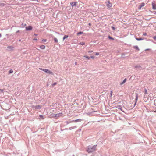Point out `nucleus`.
<instances>
[{
	"instance_id": "obj_1",
	"label": "nucleus",
	"mask_w": 156,
	"mask_h": 156,
	"mask_svg": "<svg viewBox=\"0 0 156 156\" xmlns=\"http://www.w3.org/2000/svg\"><path fill=\"white\" fill-rule=\"evenodd\" d=\"M96 146L97 145H94L92 147L88 146L87 150V151L88 153H91L94 151L95 150Z\"/></svg>"
},
{
	"instance_id": "obj_2",
	"label": "nucleus",
	"mask_w": 156,
	"mask_h": 156,
	"mask_svg": "<svg viewBox=\"0 0 156 156\" xmlns=\"http://www.w3.org/2000/svg\"><path fill=\"white\" fill-rule=\"evenodd\" d=\"M39 69L41 70H42L44 72H45L48 73L49 74H51V75H53V73L51 72V71L50 70H49L48 69H42L41 68H40Z\"/></svg>"
},
{
	"instance_id": "obj_3",
	"label": "nucleus",
	"mask_w": 156,
	"mask_h": 156,
	"mask_svg": "<svg viewBox=\"0 0 156 156\" xmlns=\"http://www.w3.org/2000/svg\"><path fill=\"white\" fill-rule=\"evenodd\" d=\"M152 9L154 10L156 9V4L155 1H154L152 2Z\"/></svg>"
},
{
	"instance_id": "obj_4",
	"label": "nucleus",
	"mask_w": 156,
	"mask_h": 156,
	"mask_svg": "<svg viewBox=\"0 0 156 156\" xmlns=\"http://www.w3.org/2000/svg\"><path fill=\"white\" fill-rule=\"evenodd\" d=\"M63 114L62 113H59L58 114H55V117L57 118H58L62 116Z\"/></svg>"
},
{
	"instance_id": "obj_5",
	"label": "nucleus",
	"mask_w": 156,
	"mask_h": 156,
	"mask_svg": "<svg viewBox=\"0 0 156 156\" xmlns=\"http://www.w3.org/2000/svg\"><path fill=\"white\" fill-rule=\"evenodd\" d=\"M106 6L108 8H110L112 6V4L109 1H108L106 2Z\"/></svg>"
},
{
	"instance_id": "obj_6",
	"label": "nucleus",
	"mask_w": 156,
	"mask_h": 156,
	"mask_svg": "<svg viewBox=\"0 0 156 156\" xmlns=\"http://www.w3.org/2000/svg\"><path fill=\"white\" fill-rule=\"evenodd\" d=\"M32 108H35V109H40L41 108V106L40 105H38L37 106H33Z\"/></svg>"
},
{
	"instance_id": "obj_7",
	"label": "nucleus",
	"mask_w": 156,
	"mask_h": 156,
	"mask_svg": "<svg viewBox=\"0 0 156 156\" xmlns=\"http://www.w3.org/2000/svg\"><path fill=\"white\" fill-rule=\"evenodd\" d=\"M32 29V27L31 26H29L26 27V30H30Z\"/></svg>"
},
{
	"instance_id": "obj_8",
	"label": "nucleus",
	"mask_w": 156,
	"mask_h": 156,
	"mask_svg": "<svg viewBox=\"0 0 156 156\" xmlns=\"http://www.w3.org/2000/svg\"><path fill=\"white\" fill-rule=\"evenodd\" d=\"M77 2H71L70 3V5H71L72 6H76V5L77 4Z\"/></svg>"
},
{
	"instance_id": "obj_9",
	"label": "nucleus",
	"mask_w": 156,
	"mask_h": 156,
	"mask_svg": "<svg viewBox=\"0 0 156 156\" xmlns=\"http://www.w3.org/2000/svg\"><path fill=\"white\" fill-rule=\"evenodd\" d=\"M145 5V4L144 3H142L141 5L139 6L138 7V9L140 10L141 9V8L144 6Z\"/></svg>"
},
{
	"instance_id": "obj_10",
	"label": "nucleus",
	"mask_w": 156,
	"mask_h": 156,
	"mask_svg": "<svg viewBox=\"0 0 156 156\" xmlns=\"http://www.w3.org/2000/svg\"><path fill=\"white\" fill-rule=\"evenodd\" d=\"M116 108H118L119 109H120L121 111H122V108L121 107V106L120 105H118L117 107Z\"/></svg>"
},
{
	"instance_id": "obj_11",
	"label": "nucleus",
	"mask_w": 156,
	"mask_h": 156,
	"mask_svg": "<svg viewBox=\"0 0 156 156\" xmlns=\"http://www.w3.org/2000/svg\"><path fill=\"white\" fill-rule=\"evenodd\" d=\"M126 78L124 80H123V81L122 83H120V85H122L123 84H124L126 81Z\"/></svg>"
},
{
	"instance_id": "obj_12",
	"label": "nucleus",
	"mask_w": 156,
	"mask_h": 156,
	"mask_svg": "<svg viewBox=\"0 0 156 156\" xmlns=\"http://www.w3.org/2000/svg\"><path fill=\"white\" fill-rule=\"evenodd\" d=\"M40 48L44 49L45 48V46L44 45H41L40 46Z\"/></svg>"
},
{
	"instance_id": "obj_13",
	"label": "nucleus",
	"mask_w": 156,
	"mask_h": 156,
	"mask_svg": "<svg viewBox=\"0 0 156 156\" xmlns=\"http://www.w3.org/2000/svg\"><path fill=\"white\" fill-rule=\"evenodd\" d=\"M133 48L135 49H137L138 51H139L140 49H139V48L137 46H135L133 47Z\"/></svg>"
},
{
	"instance_id": "obj_14",
	"label": "nucleus",
	"mask_w": 156,
	"mask_h": 156,
	"mask_svg": "<svg viewBox=\"0 0 156 156\" xmlns=\"http://www.w3.org/2000/svg\"><path fill=\"white\" fill-rule=\"evenodd\" d=\"M81 119H78L76 120L75 121H73L72 122H78L79 121L80 122L81 121Z\"/></svg>"
},
{
	"instance_id": "obj_15",
	"label": "nucleus",
	"mask_w": 156,
	"mask_h": 156,
	"mask_svg": "<svg viewBox=\"0 0 156 156\" xmlns=\"http://www.w3.org/2000/svg\"><path fill=\"white\" fill-rule=\"evenodd\" d=\"M68 35H65L64 36V37H63V40H65L66 38H68Z\"/></svg>"
},
{
	"instance_id": "obj_16",
	"label": "nucleus",
	"mask_w": 156,
	"mask_h": 156,
	"mask_svg": "<svg viewBox=\"0 0 156 156\" xmlns=\"http://www.w3.org/2000/svg\"><path fill=\"white\" fill-rule=\"evenodd\" d=\"M83 32H78L77 33V35H79L80 34H83Z\"/></svg>"
},
{
	"instance_id": "obj_17",
	"label": "nucleus",
	"mask_w": 156,
	"mask_h": 156,
	"mask_svg": "<svg viewBox=\"0 0 156 156\" xmlns=\"http://www.w3.org/2000/svg\"><path fill=\"white\" fill-rule=\"evenodd\" d=\"M13 72V71L12 69H11L9 70V74L12 73Z\"/></svg>"
},
{
	"instance_id": "obj_18",
	"label": "nucleus",
	"mask_w": 156,
	"mask_h": 156,
	"mask_svg": "<svg viewBox=\"0 0 156 156\" xmlns=\"http://www.w3.org/2000/svg\"><path fill=\"white\" fill-rule=\"evenodd\" d=\"M7 48H9L10 49H12L13 48V47L12 46H10L8 47Z\"/></svg>"
},
{
	"instance_id": "obj_19",
	"label": "nucleus",
	"mask_w": 156,
	"mask_h": 156,
	"mask_svg": "<svg viewBox=\"0 0 156 156\" xmlns=\"http://www.w3.org/2000/svg\"><path fill=\"white\" fill-rule=\"evenodd\" d=\"M136 39L137 40H138V41H139V40H142L143 39L142 38H136Z\"/></svg>"
},
{
	"instance_id": "obj_20",
	"label": "nucleus",
	"mask_w": 156,
	"mask_h": 156,
	"mask_svg": "<svg viewBox=\"0 0 156 156\" xmlns=\"http://www.w3.org/2000/svg\"><path fill=\"white\" fill-rule=\"evenodd\" d=\"M83 57H85L87 59H89L90 58V57L87 55H84L83 56Z\"/></svg>"
},
{
	"instance_id": "obj_21",
	"label": "nucleus",
	"mask_w": 156,
	"mask_h": 156,
	"mask_svg": "<svg viewBox=\"0 0 156 156\" xmlns=\"http://www.w3.org/2000/svg\"><path fill=\"white\" fill-rule=\"evenodd\" d=\"M79 44H80V45H85V44L84 42H80V43H79Z\"/></svg>"
},
{
	"instance_id": "obj_22",
	"label": "nucleus",
	"mask_w": 156,
	"mask_h": 156,
	"mask_svg": "<svg viewBox=\"0 0 156 156\" xmlns=\"http://www.w3.org/2000/svg\"><path fill=\"white\" fill-rule=\"evenodd\" d=\"M54 39V41L55 42H58V39L56 38H55Z\"/></svg>"
},
{
	"instance_id": "obj_23",
	"label": "nucleus",
	"mask_w": 156,
	"mask_h": 156,
	"mask_svg": "<svg viewBox=\"0 0 156 156\" xmlns=\"http://www.w3.org/2000/svg\"><path fill=\"white\" fill-rule=\"evenodd\" d=\"M141 67L140 66H136L135 67V68H141Z\"/></svg>"
},
{
	"instance_id": "obj_24",
	"label": "nucleus",
	"mask_w": 156,
	"mask_h": 156,
	"mask_svg": "<svg viewBox=\"0 0 156 156\" xmlns=\"http://www.w3.org/2000/svg\"><path fill=\"white\" fill-rule=\"evenodd\" d=\"M39 116L40 117H41L42 119H44V118L43 117V115H39Z\"/></svg>"
},
{
	"instance_id": "obj_25",
	"label": "nucleus",
	"mask_w": 156,
	"mask_h": 156,
	"mask_svg": "<svg viewBox=\"0 0 156 156\" xmlns=\"http://www.w3.org/2000/svg\"><path fill=\"white\" fill-rule=\"evenodd\" d=\"M99 55V52H96V53H95V55Z\"/></svg>"
},
{
	"instance_id": "obj_26",
	"label": "nucleus",
	"mask_w": 156,
	"mask_h": 156,
	"mask_svg": "<svg viewBox=\"0 0 156 156\" xmlns=\"http://www.w3.org/2000/svg\"><path fill=\"white\" fill-rule=\"evenodd\" d=\"M147 90L146 89H145V94H147Z\"/></svg>"
},
{
	"instance_id": "obj_27",
	"label": "nucleus",
	"mask_w": 156,
	"mask_h": 156,
	"mask_svg": "<svg viewBox=\"0 0 156 156\" xmlns=\"http://www.w3.org/2000/svg\"><path fill=\"white\" fill-rule=\"evenodd\" d=\"M147 35V34L146 33H143V35L146 36Z\"/></svg>"
},
{
	"instance_id": "obj_28",
	"label": "nucleus",
	"mask_w": 156,
	"mask_h": 156,
	"mask_svg": "<svg viewBox=\"0 0 156 156\" xmlns=\"http://www.w3.org/2000/svg\"><path fill=\"white\" fill-rule=\"evenodd\" d=\"M42 41H43V42H46L47 41V40L46 39H43L42 40Z\"/></svg>"
},
{
	"instance_id": "obj_29",
	"label": "nucleus",
	"mask_w": 156,
	"mask_h": 156,
	"mask_svg": "<svg viewBox=\"0 0 156 156\" xmlns=\"http://www.w3.org/2000/svg\"><path fill=\"white\" fill-rule=\"evenodd\" d=\"M108 38L110 39H112V40H113L114 39L113 38H112V37H111L110 36H109L108 37Z\"/></svg>"
},
{
	"instance_id": "obj_30",
	"label": "nucleus",
	"mask_w": 156,
	"mask_h": 156,
	"mask_svg": "<svg viewBox=\"0 0 156 156\" xmlns=\"http://www.w3.org/2000/svg\"><path fill=\"white\" fill-rule=\"evenodd\" d=\"M153 38L154 39V40H156V36H154L153 37Z\"/></svg>"
},
{
	"instance_id": "obj_31",
	"label": "nucleus",
	"mask_w": 156,
	"mask_h": 156,
	"mask_svg": "<svg viewBox=\"0 0 156 156\" xmlns=\"http://www.w3.org/2000/svg\"><path fill=\"white\" fill-rule=\"evenodd\" d=\"M112 29L113 30H115V28L113 27H112Z\"/></svg>"
},
{
	"instance_id": "obj_32",
	"label": "nucleus",
	"mask_w": 156,
	"mask_h": 156,
	"mask_svg": "<svg viewBox=\"0 0 156 156\" xmlns=\"http://www.w3.org/2000/svg\"><path fill=\"white\" fill-rule=\"evenodd\" d=\"M56 83H54L53 84V85H53V86H54V85H56Z\"/></svg>"
},
{
	"instance_id": "obj_33",
	"label": "nucleus",
	"mask_w": 156,
	"mask_h": 156,
	"mask_svg": "<svg viewBox=\"0 0 156 156\" xmlns=\"http://www.w3.org/2000/svg\"><path fill=\"white\" fill-rule=\"evenodd\" d=\"M92 52V51H88V52L89 53H91Z\"/></svg>"
},
{
	"instance_id": "obj_34",
	"label": "nucleus",
	"mask_w": 156,
	"mask_h": 156,
	"mask_svg": "<svg viewBox=\"0 0 156 156\" xmlns=\"http://www.w3.org/2000/svg\"><path fill=\"white\" fill-rule=\"evenodd\" d=\"M90 58H94V57L93 56H91L90 57Z\"/></svg>"
},
{
	"instance_id": "obj_35",
	"label": "nucleus",
	"mask_w": 156,
	"mask_h": 156,
	"mask_svg": "<svg viewBox=\"0 0 156 156\" xmlns=\"http://www.w3.org/2000/svg\"><path fill=\"white\" fill-rule=\"evenodd\" d=\"M33 40H35V41H37V38H34L33 39Z\"/></svg>"
},
{
	"instance_id": "obj_36",
	"label": "nucleus",
	"mask_w": 156,
	"mask_h": 156,
	"mask_svg": "<svg viewBox=\"0 0 156 156\" xmlns=\"http://www.w3.org/2000/svg\"><path fill=\"white\" fill-rule=\"evenodd\" d=\"M0 91H2V92H3V89H0Z\"/></svg>"
},
{
	"instance_id": "obj_37",
	"label": "nucleus",
	"mask_w": 156,
	"mask_h": 156,
	"mask_svg": "<svg viewBox=\"0 0 156 156\" xmlns=\"http://www.w3.org/2000/svg\"><path fill=\"white\" fill-rule=\"evenodd\" d=\"M34 35H35V36H37V34H34Z\"/></svg>"
},
{
	"instance_id": "obj_38",
	"label": "nucleus",
	"mask_w": 156,
	"mask_h": 156,
	"mask_svg": "<svg viewBox=\"0 0 156 156\" xmlns=\"http://www.w3.org/2000/svg\"><path fill=\"white\" fill-rule=\"evenodd\" d=\"M89 26H90L91 25V24L90 23H89Z\"/></svg>"
},
{
	"instance_id": "obj_39",
	"label": "nucleus",
	"mask_w": 156,
	"mask_h": 156,
	"mask_svg": "<svg viewBox=\"0 0 156 156\" xmlns=\"http://www.w3.org/2000/svg\"><path fill=\"white\" fill-rule=\"evenodd\" d=\"M138 99V97L137 96L136 97V99L137 100Z\"/></svg>"
},
{
	"instance_id": "obj_40",
	"label": "nucleus",
	"mask_w": 156,
	"mask_h": 156,
	"mask_svg": "<svg viewBox=\"0 0 156 156\" xmlns=\"http://www.w3.org/2000/svg\"><path fill=\"white\" fill-rule=\"evenodd\" d=\"M149 49H147L146 50V51H147V50H149Z\"/></svg>"
},
{
	"instance_id": "obj_41",
	"label": "nucleus",
	"mask_w": 156,
	"mask_h": 156,
	"mask_svg": "<svg viewBox=\"0 0 156 156\" xmlns=\"http://www.w3.org/2000/svg\"><path fill=\"white\" fill-rule=\"evenodd\" d=\"M1 36H2L1 34H0V37H1Z\"/></svg>"
},
{
	"instance_id": "obj_42",
	"label": "nucleus",
	"mask_w": 156,
	"mask_h": 156,
	"mask_svg": "<svg viewBox=\"0 0 156 156\" xmlns=\"http://www.w3.org/2000/svg\"><path fill=\"white\" fill-rule=\"evenodd\" d=\"M75 64L76 65V64H77V62H75Z\"/></svg>"
},
{
	"instance_id": "obj_43",
	"label": "nucleus",
	"mask_w": 156,
	"mask_h": 156,
	"mask_svg": "<svg viewBox=\"0 0 156 156\" xmlns=\"http://www.w3.org/2000/svg\"><path fill=\"white\" fill-rule=\"evenodd\" d=\"M20 32V31L19 30H18L17 31V32Z\"/></svg>"
},
{
	"instance_id": "obj_44",
	"label": "nucleus",
	"mask_w": 156,
	"mask_h": 156,
	"mask_svg": "<svg viewBox=\"0 0 156 156\" xmlns=\"http://www.w3.org/2000/svg\"><path fill=\"white\" fill-rule=\"evenodd\" d=\"M112 91H111V96H112Z\"/></svg>"
},
{
	"instance_id": "obj_45",
	"label": "nucleus",
	"mask_w": 156,
	"mask_h": 156,
	"mask_svg": "<svg viewBox=\"0 0 156 156\" xmlns=\"http://www.w3.org/2000/svg\"><path fill=\"white\" fill-rule=\"evenodd\" d=\"M154 112H156V111H154Z\"/></svg>"
},
{
	"instance_id": "obj_46",
	"label": "nucleus",
	"mask_w": 156,
	"mask_h": 156,
	"mask_svg": "<svg viewBox=\"0 0 156 156\" xmlns=\"http://www.w3.org/2000/svg\"><path fill=\"white\" fill-rule=\"evenodd\" d=\"M74 156V155H73V156Z\"/></svg>"
}]
</instances>
